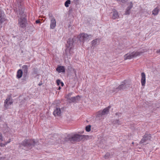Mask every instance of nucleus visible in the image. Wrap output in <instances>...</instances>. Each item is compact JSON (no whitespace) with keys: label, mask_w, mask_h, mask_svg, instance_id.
<instances>
[{"label":"nucleus","mask_w":160,"mask_h":160,"mask_svg":"<svg viewBox=\"0 0 160 160\" xmlns=\"http://www.w3.org/2000/svg\"><path fill=\"white\" fill-rule=\"evenodd\" d=\"M127 86L126 81H125L124 82H122V84L119 85L118 88H116L117 90L116 91L118 90H122L125 89L127 88Z\"/></svg>","instance_id":"f8f14e48"},{"label":"nucleus","mask_w":160,"mask_h":160,"mask_svg":"<svg viewBox=\"0 0 160 160\" xmlns=\"http://www.w3.org/2000/svg\"><path fill=\"white\" fill-rule=\"evenodd\" d=\"M61 88L60 87V86H59V87H58V90H60V89H61Z\"/></svg>","instance_id":"f704fd0d"},{"label":"nucleus","mask_w":160,"mask_h":160,"mask_svg":"<svg viewBox=\"0 0 160 160\" xmlns=\"http://www.w3.org/2000/svg\"><path fill=\"white\" fill-rule=\"evenodd\" d=\"M19 14L20 16V17H24V12L22 11H19Z\"/></svg>","instance_id":"bb28decb"},{"label":"nucleus","mask_w":160,"mask_h":160,"mask_svg":"<svg viewBox=\"0 0 160 160\" xmlns=\"http://www.w3.org/2000/svg\"><path fill=\"white\" fill-rule=\"evenodd\" d=\"M22 69L24 73L27 74L28 71V67L26 65H23L22 66Z\"/></svg>","instance_id":"aec40b11"},{"label":"nucleus","mask_w":160,"mask_h":160,"mask_svg":"<svg viewBox=\"0 0 160 160\" xmlns=\"http://www.w3.org/2000/svg\"><path fill=\"white\" fill-rule=\"evenodd\" d=\"M21 145L24 148H24V149L28 150L29 149L32 148L34 145H37V143L34 140L25 139L23 141Z\"/></svg>","instance_id":"f03ea898"},{"label":"nucleus","mask_w":160,"mask_h":160,"mask_svg":"<svg viewBox=\"0 0 160 160\" xmlns=\"http://www.w3.org/2000/svg\"><path fill=\"white\" fill-rule=\"evenodd\" d=\"M86 130L87 132H89L91 130V126L88 125L86 127Z\"/></svg>","instance_id":"a878e982"},{"label":"nucleus","mask_w":160,"mask_h":160,"mask_svg":"<svg viewBox=\"0 0 160 160\" xmlns=\"http://www.w3.org/2000/svg\"><path fill=\"white\" fill-rule=\"evenodd\" d=\"M12 103V100L10 97H8L5 100L4 103V106L6 108H9L10 105Z\"/></svg>","instance_id":"6e6552de"},{"label":"nucleus","mask_w":160,"mask_h":160,"mask_svg":"<svg viewBox=\"0 0 160 160\" xmlns=\"http://www.w3.org/2000/svg\"><path fill=\"white\" fill-rule=\"evenodd\" d=\"M40 22V21L39 20H37L36 21V23H39Z\"/></svg>","instance_id":"2f4dec72"},{"label":"nucleus","mask_w":160,"mask_h":160,"mask_svg":"<svg viewBox=\"0 0 160 160\" xmlns=\"http://www.w3.org/2000/svg\"><path fill=\"white\" fill-rule=\"evenodd\" d=\"M10 142H11V139H9L8 140V141H7L6 142H5V144H3L2 143H0V146H1V147H4L6 145H7V144L9 143Z\"/></svg>","instance_id":"393cba45"},{"label":"nucleus","mask_w":160,"mask_h":160,"mask_svg":"<svg viewBox=\"0 0 160 160\" xmlns=\"http://www.w3.org/2000/svg\"><path fill=\"white\" fill-rule=\"evenodd\" d=\"M82 138V136L79 134H75L73 136L70 135H68L67 136V138L65 139V140L66 141H69L71 142L79 141Z\"/></svg>","instance_id":"7ed1b4c3"},{"label":"nucleus","mask_w":160,"mask_h":160,"mask_svg":"<svg viewBox=\"0 0 160 160\" xmlns=\"http://www.w3.org/2000/svg\"><path fill=\"white\" fill-rule=\"evenodd\" d=\"M151 135L150 134H145L143 137V138L140 141L141 143H143L148 140H150L151 139Z\"/></svg>","instance_id":"9d476101"},{"label":"nucleus","mask_w":160,"mask_h":160,"mask_svg":"<svg viewBox=\"0 0 160 160\" xmlns=\"http://www.w3.org/2000/svg\"><path fill=\"white\" fill-rule=\"evenodd\" d=\"M141 82L142 86H145L146 83V75L144 72L141 73Z\"/></svg>","instance_id":"2eb2a0df"},{"label":"nucleus","mask_w":160,"mask_h":160,"mask_svg":"<svg viewBox=\"0 0 160 160\" xmlns=\"http://www.w3.org/2000/svg\"><path fill=\"white\" fill-rule=\"evenodd\" d=\"M71 3V1L70 0H67L66 1L64 4L65 6L67 8L69 7V5Z\"/></svg>","instance_id":"5701e85b"},{"label":"nucleus","mask_w":160,"mask_h":160,"mask_svg":"<svg viewBox=\"0 0 160 160\" xmlns=\"http://www.w3.org/2000/svg\"><path fill=\"white\" fill-rule=\"evenodd\" d=\"M53 115L55 116H60L61 115V111L60 108H56L53 112Z\"/></svg>","instance_id":"ddd939ff"},{"label":"nucleus","mask_w":160,"mask_h":160,"mask_svg":"<svg viewBox=\"0 0 160 160\" xmlns=\"http://www.w3.org/2000/svg\"><path fill=\"white\" fill-rule=\"evenodd\" d=\"M111 13L112 14V18L113 19L117 18L119 17L118 12L115 9L112 10Z\"/></svg>","instance_id":"4468645a"},{"label":"nucleus","mask_w":160,"mask_h":160,"mask_svg":"<svg viewBox=\"0 0 160 160\" xmlns=\"http://www.w3.org/2000/svg\"><path fill=\"white\" fill-rule=\"evenodd\" d=\"M26 20L24 17L20 18L18 20V23L20 27L24 28L26 27Z\"/></svg>","instance_id":"1a4fd4ad"},{"label":"nucleus","mask_w":160,"mask_h":160,"mask_svg":"<svg viewBox=\"0 0 160 160\" xmlns=\"http://www.w3.org/2000/svg\"><path fill=\"white\" fill-rule=\"evenodd\" d=\"M4 12L0 9V23H2L6 20Z\"/></svg>","instance_id":"9b49d317"},{"label":"nucleus","mask_w":160,"mask_h":160,"mask_svg":"<svg viewBox=\"0 0 160 160\" xmlns=\"http://www.w3.org/2000/svg\"><path fill=\"white\" fill-rule=\"evenodd\" d=\"M110 108V106H109L108 107L105 108L102 111H99L97 114V116L100 117L102 115L107 114L109 112V109Z\"/></svg>","instance_id":"0eeeda50"},{"label":"nucleus","mask_w":160,"mask_h":160,"mask_svg":"<svg viewBox=\"0 0 160 160\" xmlns=\"http://www.w3.org/2000/svg\"><path fill=\"white\" fill-rule=\"evenodd\" d=\"M141 52H130L126 54L124 56V59H131L132 58H135L137 56L140 55Z\"/></svg>","instance_id":"20e7f679"},{"label":"nucleus","mask_w":160,"mask_h":160,"mask_svg":"<svg viewBox=\"0 0 160 160\" xmlns=\"http://www.w3.org/2000/svg\"><path fill=\"white\" fill-rule=\"evenodd\" d=\"M49 17L50 20V28L53 29L55 28L56 25V22L55 19L52 14H49Z\"/></svg>","instance_id":"423d86ee"},{"label":"nucleus","mask_w":160,"mask_h":160,"mask_svg":"<svg viewBox=\"0 0 160 160\" xmlns=\"http://www.w3.org/2000/svg\"><path fill=\"white\" fill-rule=\"evenodd\" d=\"M113 123L114 124H120L121 123L119 120H115L114 122H113Z\"/></svg>","instance_id":"cd10ccee"},{"label":"nucleus","mask_w":160,"mask_h":160,"mask_svg":"<svg viewBox=\"0 0 160 160\" xmlns=\"http://www.w3.org/2000/svg\"><path fill=\"white\" fill-rule=\"evenodd\" d=\"M131 12V9L127 8L125 12V14L127 15H129Z\"/></svg>","instance_id":"b1692460"},{"label":"nucleus","mask_w":160,"mask_h":160,"mask_svg":"<svg viewBox=\"0 0 160 160\" xmlns=\"http://www.w3.org/2000/svg\"><path fill=\"white\" fill-rule=\"evenodd\" d=\"M159 12V9L158 8H155L152 11V14L154 15H157Z\"/></svg>","instance_id":"412c9836"},{"label":"nucleus","mask_w":160,"mask_h":160,"mask_svg":"<svg viewBox=\"0 0 160 160\" xmlns=\"http://www.w3.org/2000/svg\"><path fill=\"white\" fill-rule=\"evenodd\" d=\"M61 82L60 81V80L58 79L57 80V82H56L57 85L58 86H59V85L60 84Z\"/></svg>","instance_id":"c756f323"},{"label":"nucleus","mask_w":160,"mask_h":160,"mask_svg":"<svg viewBox=\"0 0 160 160\" xmlns=\"http://www.w3.org/2000/svg\"><path fill=\"white\" fill-rule=\"evenodd\" d=\"M127 8L131 9L133 6V4L132 2H130L127 3Z\"/></svg>","instance_id":"4be33fe9"},{"label":"nucleus","mask_w":160,"mask_h":160,"mask_svg":"<svg viewBox=\"0 0 160 160\" xmlns=\"http://www.w3.org/2000/svg\"><path fill=\"white\" fill-rule=\"evenodd\" d=\"M110 154L108 153H107L104 156L105 158L107 159L109 158Z\"/></svg>","instance_id":"c85d7f7f"},{"label":"nucleus","mask_w":160,"mask_h":160,"mask_svg":"<svg viewBox=\"0 0 160 160\" xmlns=\"http://www.w3.org/2000/svg\"><path fill=\"white\" fill-rule=\"evenodd\" d=\"M157 52L160 53V49L157 51Z\"/></svg>","instance_id":"72a5a7b5"},{"label":"nucleus","mask_w":160,"mask_h":160,"mask_svg":"<svg viewBox=\"0 0 160 160\" xmlns=\"http://www.w3.org/2000/svg\"><path fill=\"white\" fill-rule=\"evenodd\" d=\"M100 42V40L98 38H97L93 40L92 42V47L96 45H98Z\"/></svg>","instance_id":"a211bd4d"},{"label":"nucleus","mask_w":160,"mask_h":160,"mask_svg":"<svg viewBox=\"0 0 160 160\" xmlns=\"http://www.w3.org/2000/svg\"><path fill=\"white\" fill-rule=\"evenodd\" d=\"M92 35H88L86 33H82L80 34L79 36V40L81 42H84L92 38Z\"/></svg>","instance_id":"39448f33"},{"label":"nucleus","mask_w":160,"mask_h":160,"mask_svg":"<svg viewBox=\"0 0 160 160\" xmlns=\"http://www.w3.org/2000/svg\"><path fill=\"white\" fill-rule=\"evenodd\" d=\"M60 84H61L62 86H63L64 85V83L62 82H61Z\"/></svg>","instance_id":"473e14b6"},{"label":"nucleus","mask_w":160,"mask_h":160,"mask_svg":"<svg viewBox=\"0 0 160 160\" xmlns=\"http://www.w3.org/2000/svg\"><path fill=\"white\" fill-rule=\"evenodd\" d=\"M80 97L79 96H77L75 97H72L70 99V100L72 102H77V101H78Z\"/></svg>","instance_id":"6ab92c4d"},{"label":"nucleus","mask_w":160,"mask_h":160,"mask_svg":"<svg viewBox=\"0 0 160 160\" xmlns=\"http://www.w3.org/2000/svg\"><path fill=\"white\" fill-rule=\"evenodd\" d=\"M22 71L21 69H19L17 73V78H21L22 75Z\"/></svg>","instance_id":"f3484780"},{"label":"nucleus","mask_w":160,"mask_h":160,"mask_svg":"<svg viewBox=\"0 0 160 160\" xmlns=\"http://www.w3.org/2000/svg\"><path fill=\"white\" fill-rule=\"evenodd\" d=\"M73 41L72 38H70L67 40L66 45L67 48L65 50V57L67 58H70L73 53Z\"/></svg>","instance_id":"f257e3e1"},{"label":"nucleus","mask_w":160,"mask_h":160,"mask_svg":"<svg viewBox=\"0 0 160 160\" xmlns=\"http://www.w3.org/2000/svg\"><path fill=\"white\" fill-rule=\"evenodd\" d=\"M3 140L2 137L1 133H0V142H2Z\"/></svg>","instance_id":"7c9ffc66"},{"label":"nucleus","mask_w":160,"mask_h":160,"mask_svg":"<svg viewBox=\"0 0 160 160\" xmlns=\"http://www.w3.org/2000/svg\"><path fill=\"white\" fill-rule=\"evenodd\" d=\"M56 70L59 72H64L65 69L64 67L58 66L56 68Z\"/></svg>","instance_id":"dca6fc26"},{"label":"nucleus","mask_w":160,"mask_h":160,"mask_svg":"<svg viewBox=\"0 0 160 160\" xmlns=\"http://www.w3.org/2000/svg\"><path fill=\"white\" fill-rule=\"evenodd\" d=\"M118 114H120V113H116V115H117Z\"/></svg>","instance_id":"c9c22d12"}]
</instances>
